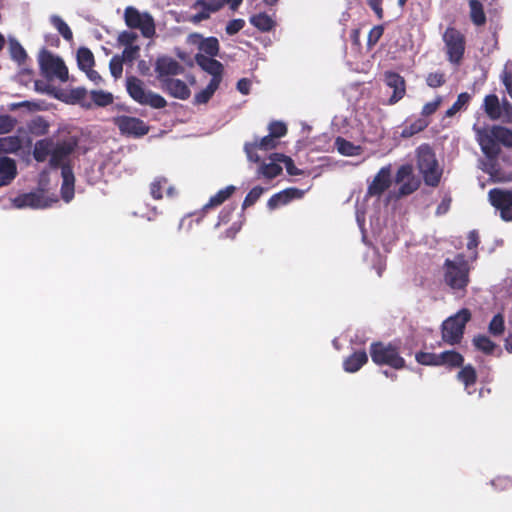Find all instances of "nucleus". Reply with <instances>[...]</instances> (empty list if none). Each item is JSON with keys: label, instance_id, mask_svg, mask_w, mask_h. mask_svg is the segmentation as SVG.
<instances>
[{"label": "nucleus", "instance_id": "f257e3e1", "mask_svg": "<svg viewBox=\"0 0 512 512\" xmlns=\"http://www.w3.org/2000/svg\"><path fill=\"white\" fill-rule=\"evenodd\" d=\"M477 141L482 152L487 156L488 162L482 163V169L488 173L493 181H499L502 178L497 174L493 159L498 155L500 146L489 128H474Z\"/></svg>", "mask_w": 512, "mask_h": 512}, {"label": "nucleus", "instance_id": "f03ea898", "mask_svg": "<svg viewBox=\"0 0 512 512\" xmlns=\"http://www.w3.org/2000/svg\"><path fill=\"white\" fill-rule=\"evenodd\" d=\"M444 281L454 291L466 288L469 282V267L462 255H457L453 260L446 259Z\"/></svg>", "mask_w": 512, "mask_h": 512}, {"label": "nucleus", "instance_id": "7ed1b4c3", "mask_svg": "<svg viewBox=\"0 0 512 512\" xmlns=\"http://www.w3.org/2000/svg\"><path fill=\"white\" fill-rule=\"evenodd\" d=\"M418 172L428 186L438 185L442 176V168L428 145H422L418 149Z\"/></svg>", "mask_w": 512, "mask_h": 512}, {"label": "nucleus", "instance_id": "20e7f679", "mask_svg": "<svg viewBox=\"0 0 512 512\" xmlns=\"http://www.w3.org/2000/svg\"><path fill=\"white\" fill-rule=\"evenodd\" d=\"M126 90L129 96L141 105H148L154 109H162L167 105L164 97L152 91H146L143 81L135 76L126 78Z\"/></svg>", "mask_w": 512, "mask_h": 512}, {"label": "nucleus", "instance_id": "39448f33", "mask_svg": "<svg viewBox=\"0 0 512 512\" xmlns=\"http://www.w3.org/2000/svg\"><path fill=\"white\" fill-rule=\"evenodd\" d=\"M370 356L377 365H387L394 369L403 368L405 365V360L400 356L399 348L391 343H372L370 345Z\"/></svg>", "mask_w": 512, "mask_h": 512}, {"label": "nucleus", "instance_id": "423d86ee", "mask_svg": "<svg viewBox=\"0 0 512 512\" xmlns=\"http://www.w3.org/2000/svg\"><path fill=\"white\" fill-rule=\"evenodd\" d=\"M471 313L468 309H461L455 315L447 318L442 324L443 340L451 345L460 342L466 323L470 320Z\"/></svg>", "mask_w": 512, "mask_h": 512}, {"label": "nucleus", "instance_id": "0eeeda50", "mask_svg": "<svg viewBox=\"0 0 512 512\" xmlns=\"http://www.w3.org/2000/svg\"><path fill=\"white\" fill-rule=\"evenodd\" d=\"M39 66L42 74L49 79L57 78L61 82H66L69 78L64 61L46 49L39 54Z\"/></svg>", "mask_w": 512, "mask_h": 512}, {"label": "nucleus", "instance_id": "6e6552de", "mask_svg": "<svg viewBox=\"0 0 512 512\" xmlns=\"http://www.w3.org/2000/svg\"><path fill=\"white\" fill-rule=\"evenodd\" d=\"M124 20L129 28L139 29L146 38L155 34L154 19L147 12L140 13L135 7L129 6L124 11Z\"/></svg>", "mask_w": 512, "mask_h": 512}, {"label": "nucleus", "instance_id": "1a4fd4ad", "mask_svg": "<svg viewBox=\"0 0 512 512\" xmlns=\"http://www.w3.org/2000/svg\"><path fill=\"white\" fill-rule=\"evenodd\" d=\"M120 133L127 137L140 138L149 133L150 127L137 117L120 115L112 119Z\"/></svg>", "mask_w": 512, "mask_h": 512}, {"label": "nucleus", "instance_id": "9d476101", "mask_svg": "<svg viewBox=\"0 0 512 512\" xmlns=\"http://www.w3.org/2000/svg\"><path fill=\"white\" fill-rule=\"evenodd\" d=\"M488 198L502 220L512 221V190L492 189L488 193Z\"/></svg>", "mask_w": 512, "mask_h": 512}, {"label": "nucleus", "instance_id": "9b49d317", "mask_svg": "<svg viewBox=\"0 0 512 512\" xmlns=\"http://www.w3.org/2000/svg\"><path fill=\"white\" fill-rule=\"evenodd\" d=\"M413 179V166L411 164H404L398 168L394 178V182L399 185V189L395 193L397 199L408 196L416 190V183Z\"/></svg>", "mask_w": 512, "mask_h": 512}, {"label": "nucleus", "instance_id": "f8f14e48", "mask_svg": "<svg viewBox=\"0 0 512 512\" xmlns=\"http://www.w3.org/2000/svg\"><path fill=\"white\" fill-rule=\"evenodd\" d=\"M77 144V140L73 137L59 141L55 145L53 144L49 160L50 166L52 168H62L65 165V160L74 152Z\"/></svg>", "mask_w": 512, "mask_h": 512}, {"label": "nucleus", "instance_id": "ddd939ff", "mask_svg": "<svg viewBox=\"0 0 512 512\" xmlns=\"http://www.w3.org/2000/svg\"><path fill=\"white\" fill-rule=\"evenodd\" d=\"M12 205L17 209H44L51 205V201L44 196L43 192H29L13 198Z\"/></svg>", "mask_w": 512, "mask_h": 512}, {"label": "nucleus", "instance_id": "4468645a", "mask_svg": "<svg viewBox=\"0 0 512 512\" xmlns=\"http://www.w3.org/2000/svg\"><path fill=\"white\" fill-rule=\"evenodd\" d=\"M444 41L450 61L454 63L459 62L464 53V40L462 34L453 28H449L444 33Z\"/></svg>", "mask_w": 512, "mask_h": 512}, {"label": "nucleus", "instance_id": "2eb2a0df", "mask_svg": "<svg viewBox=\"0 0 512 512\" xmlns=\"http://www.w3.org/2000/svg\"><path fill=\"white\" fill-rule=\"evenodd\" d=\"M392 184L391 165L380 168L372 182L368 185L367 196L380 197Z\"/></svg>", "mask_w": 512, "mask_h": 512}, {"label": "nucleus", "instance_id": "dca6fc26", "mask_svg": "<svg viewBox=\"0 0 512 512\" xmlns=\"http://www.w3.org/2000/svg\"><path fill=\"white\" fill-rule=\"evenodd\" d=\"M227 3V0H197L192 8H200V11L192 15L189 21L198 24L210 18L212 13L219 11Z\"/></svg>", "mask_w": 512, "mask_h": 512}, {"label": "nucleus", "instance_id": "f3484780", "mask_svg": "<svg viewBox=\"0 0 512 512\" xmlns=\"http://www.w3.org/2000/svg\"><path fill=\"white\" fill-rule=\"evenodd\" d=\"M278 140H276L270 134L264 136L260 140L255 139L253 142H247L244 145V151L247 158L255 163L260 162L261 157L258 155V150L269 151L276 148Z\"/></svg>", "mask_w": 512, "mask_h": 512}, {"label": "nucleus", "instance_id": "a211bd4d", "mask_svg": "<svg viewBox=\"0 0 512 512\" xmlns=\"http://www.w3.org/2000/svg\"><path fill=\"white\" fill-rule=\"evenodd\" d=\"M384 82L388 92H391V96L388 100L389 104H395L404 97L406 87L402 76L395 72H386Z\"/></svg>", "mask_w": 512, "mask_h": 512}, {"label": "nucleus", "instance_id": "6ab92c4d", "mask_svg": "<svg viewBox=\"0 0 512 512\" xmlns=\"http://www.w3.org/2000/svg\"><path fill=\"white\" fill-rule=\"evenodd\" d=\"M162 86L172 97L186 100L190 97V89L187 84L175 78H166L162 80Z\"/></svg>", "mask_w": 512, "mask_h": 512}, {"label": "nucleus", "instance_id": "aec40b11", "mask_svg": "<svg viewBox=\"0 0 512 512\" xmlns=\"http://www.w3.org/2000/svg\"><path fill=\"white\" fill-rule=\"evenodd\" d=\"M301 196L302 191L298 188H287L272 195L267 202V207L270 210H274L280 206L288 204L293 199L300 198Z\"/></svg>", "mask_w": 512, "mask_h": 512}, {"label": "nucleus", "instance_id": "412c9836", "mask_svg": "<svg viewBox=\"0 0 512 512\" xmlns=\"http://www.w3.org/2000/svg\"><path fill=\"white\" fill-rule=\"evenodd\" d=\"M181 64L171 57H160L156 61L155 71L161 79L163 76H174L183 72Z\"/></svg>", "mask_w": 512, "mask_h": 512}, {"label": "nucleus", "instance_id": "4be33fe9", "mask_svg": "<svg viewBox=\"0 0 512 512\" xmlns=\"http://www.w3.org/2000/svg\"><path fill=\"white\" fill-rule=\"evenodd\" d=\"M17 176V166L14 159L0 157V187L9 185Z\"/></svg>", "mask_w": 512, "mask_h": 512}, {"label": "nucleus", "instance_id": "5701e85b", "mask_svg": "<svg viewBox=\"0 0 512 512\" xmlns=\"http://www.w3.org/2000/svg\"><path fill=\"white\" fill-rule=\"evenodd\" d=\"M61 176L63 179L61 186V195L65 202H69L74 197V173L70 165L62 166Z\"/></svg>", "mask_w": 512, "mask_h": 512}, {"label": "nucleus", "instance_id": "b1692460", "mask_svg": "<svg viewBox=\"0 0 512 512\" xmlns=\"http://www.w3.org/2000/svg\"><path fill=\"white\" fill-rule=\"evenodd\" d=\"M195 61L202 70L209 73L211 76L223 74L224 67L222 63L214 59V57L198 53L195 55Z\"/></svg>", "mask_w": 512, "mask_h": 512}, {"label": "nucleus", "instance_id": "393cba45", "mask_svg": "<svg viewBox=\"0 0 512 512\" xmlns=\"http://www.w3.org/2000/svg\"><path fill=\"white\" fill-rule=\"evenodd\" d=\"M368 361L367 353L364 350L355 351L343 362V368L348 373H355Z\"/></svg>", "mask_w": 512, "mask_h": 512}, {"label": "nucleus", "instance_id": "a878e982", "mask_svg": "<svg viewBox=\"0 0 512 512\" xmlns=\"http://www.w3.org/2000/svg\"><path fill=\"white\" fill-rule=\"evenodd\" d=\"M236 191V187L233 185L226 186L219 190L215 195L211 196L209 201L203 206V210L207 211L211 208H216L222 205L227 199H229Z\"/></svg>", "mask_w": 512, "mask_h": 512}, {"label": "nucleus", "instance_id": "bb28decb", "mask_svg": "<svg viewBox=\"0 0 512 512\" xmlns=\"http://www.w3.org/2000/svg\"><path fill=\"white\" fill-rule=\"evenodd\" d=\"M484 110L492 120L502 118V107L499 98L495 94L487 95L484 99Z\"/></svg>", "mask_w": 512, "mask_h": 512}, {"label": "nucleus", "instance_id": "cd10ccee", "mask_svg": "<svg viewBox=\"0 0 512 512\" xmlns=\"http://www.w3.org/2000/svg\"><path fill=\"white\" fill-rule=\"evenodd\" d=\"M53 141L50 138L38 140L33 149V157L37 162H44L52 152Z\"/></svg>", "mask_w": 512, "mask_h": 512}, {"label": "nucleus", "instance_id": "c85d7f7f", "mask_svg": "<svg viewBox=\"0 0 512 512\" xmlns=\"http://www.w3.org/2000/svg\"><path fill=\"white\" fill-rule=\"evenodd\" d=\"M87 96V90L84 87H76L70 90L67 95L62 94L61 101L68 104H80L82 107L90 108L91 104H85L84 100Z\"/></svg>", "mask_w": 512, "mask_h": 512}, {"label": "nucleus", "instance_id": "c756f323", "mask_svg": "<svg viewBox=\"0 0 512 512\" xmlns=\"http://www.w3.org/2000/svg\"><path fill=\"white\" fill-rule=\"evenodd\" d=\"M22 148V139L17 135L0 137V154L16 153Z\"/></svg>", "mask_w": 512, "mask_h": 512}, {"label": "nucleus", "instance_id": "7c9ffc66", "mask_svg": "<svg viewBox=\"0 0 512 512\" xmlns=\"http://www.w3.org/2000/svg\"><path fill=\"white\" fill-rule=\"evenodd\" d=\"M335 147L337 148V151L344 156H358L362 152L361 146L354 145L352 142L342 137L336 138Z\"/></svg>", "mask_w": 512, "mask_h": 512}, {"label": "nucleus", "instance_id": "2f4dec72", "mask_svg": "<svg viewBox=\"0 0 512 512\" xmlns=\"http://www.w3.org/2000/svg\"><path fill=\"white\" fill-rule=\"evenodd\" d=\"M250 23L262 32H269L275 26V21L264 12L251 16Z\"/></svg>", "mask_w": 512, "mask_h": 512}, {"label": "nucleus", "instance_id": "473e14b6", "mask_svg": "<svg viewBox=\"0 0 512 512\" xmlns=\"http://www.w3.org/2000/svg\"><path fill=\"white\" fill-rule=\"evenodd\" d=\"M278 161H272L271 163H262L257 171V177H264L267 179H273L282 173V167L277 163Z\"/></svg>", "mask_w": 512, "mask_h": 512}, {"label": "nucleus", "instance_id": "72a5a7b5", "mask_svg": "<svg viewBox=\"0 0 512 512\" xmlns=\"http://www.w3.org/2000/svg\"><path fill=\"white\" fill-rule=\"evenodd\" d=\"M77 63L80 70L93 68L95 59L92 51L89 48L81 47L77 51Z\"/></svg>", "mask_w": 512, "mask_h": 512}, {"label": "nucleus", "instance_id": "f704fd0d", "mask_svg": "<svg viewBox=\"0 0 512 512\" xmlns=\"http://www.w3.org/2000/svg\"><path fill=\"white\" fill-rule=\"evenodd\" d=\"M476 377V371L471 365L463 367L458 373V379L464 384L465 390L469 395L472 394L470 386L474 385Z\"/></svg>", "mask_w": 512, "mask_h": 512}, {"label": "nucleus", "instance_id": "c9c22d12", "mask_svg": "<svg viewBox=\"0 0 512 512\" xmlns=\"http://www.w3.org/2000/svg\"><path fill=\"white\" fill-rule=\"evenodd\" d=\"M9 53H10L11 58L15 62H17L19 65L24 64L28 57L25 49L16 39H10Z\"/></svg>", "mask_w": 512, "mask_h": 512}, {"label": "nucleus", "instance_id": "e433bc0d", "mask_svg": "<svg viewBox=\"0 0 512 512\" xmlns=\"http://www.w3.org/2000/svg\"><path fill=\"white\" fill-rule=\"evenodd\" d=\"M272 160L283 163L286 168L287 173L291 176H298V175H302V173H303L300 169H298L295 166L293 159L285 154L274 153L272 155Z\"/></svg>", "mask_w": 512, "mask_h": 512}, {"label": "nucleus", "instance_id": "4c0bfd02", "mask_svg": "<svg viewBox=\"0 0 512 512\" xmlns=\"http://www.w3.org/2000/svg\"><path fill=\"white\" fill-rule=\"evenodd\" d=\"M90 96L93 103L98 107H106L114 101L113 94L103 90H92Z\"/></svg>", "mask_w": 512, "mask_h": 512}, {"label": "nucleus", "instance_id": "58836bf2", "mask_svg": "<svg viewBox=\"0 0 512 512\" xmlns=\"http://www.w3.org/2000/svg\"><path fill=\"white\" fill-rule=\"evenodd\" d=\"M50 22L54 26V28L62 35V37L70 41L73 38V33L68 26V24L58 15H52L50 17Z\"/></svg>", "mask_w": 512, "mask_h": 512}, {"label": "nucleus", "instance_id": "ea45409f", "mask_svg": "<svg viewBox=\"0 0 512 512\" xmlns=\"http://www.w3.org/2000/svg\"><path fill=\"white\" fill-rule=\"evenodd\" d=\"M463 357L455 351H445L440 353V365L447 367H458L462 365Z\"/></svg>", "mask_w": 512, "mask_h": 512}, {"label": "nucleus", "instance_id": "a19ab883", "mask_svg": "<svg viewBox=\"0 0 512 512\" xmlns=\"http://www.w3.org/2000/svg\"><path fill=\"white\" fill-rule=\"evenodd\" d=\"M496 137L498 144H503L505 146H512V131L502 127V126H493L489 128Z\"/></svg>", "mask_w": 512, "mask_h": 512}, {"label": "nucleus", "instance_id": "79ce46f5", "mask_svg": "<svg viewBox=\"0 0 512 512\" xmlns=\"http://www.w3.org/2000/svg\"><path fill=\"white\" fill-rule=\"evenodd\" d=\"M199 49L203 51L206 56L215 57L219 54V41L216 37H208L201 41Z\"/></svg>", "mask_w": 512, "mask_h": 512}, {"label": "nucleus", "instance_id": "37998d69", "mask_svg": "<svg viewBox=\"0 0 512 512\" xmlns=\"http://www.w3.org/2000/svg\"><path fill=\"white\" fill-rule=\"evenodd\" d=\"M470 6V16L474 24L482 25L486 21V17L483 11L482 4L477 0H471L469 3Z\"/></svg>", "mask_w": 512, "mask_h": 512}, {"label": "nucleus", "instance_id": "c03bdc74", "mask_svg": "<svg viewBox=\"0 0 512 512\" xmlns=\"http://www.w3.org/2000/svg\"><path fill=\"white\" fill-rule=\"evenodd\" d=\"M28 128L32 134L41 136L48 133L49 124L43 117H37L29 123Z\"/></svg>", "mask_w": 512, "mask_h": 512}, {"label": "nucleus", "instance_id": "a18cd8bd", "mask_svg": "<svg viewBox=\"0 0 512 512\" xmlns=\"http://www.w3.org/2000/svg\"><path fill=\"white\" fill-rule=\"evenodd\" d=\"M34 90L38 93L47 94L56 99H62V93H60L58 89L41 80L34 81Z\"/></svg>", "mask_w": 512, "mask_h": 512}, {"label": "nucleus", "instance_id": "49530a36", "mask_svg": "<svg viewBox=\"0 0 512 512\" xmlns=\"http://www.w3.org/2000/svg\"><path fill=\"white\" fill-rule=\"evenodd\" d=\"M168 180L165 177H157L150 184V194L155 200L163 198V188L167 184Z\"/></svg>", "mask_w": 512, "mask_h": 512}, {"label": "nucleus", "instance_id": "de8ad7c7", "mask_svg": "<svg viewBox=\"0 0 512 512\" xmlns=\"http://www.w3.org/2000/svg\"><path fill=\"white\" fill-rule=\"evenodd\" d=\"M473 343L478 350L486 354L492 353L495 348V344L484 335L474 337Z\"/></svg>", "mask_w": 512, "mask_h": 512}, {"label": "nucleus", "instance_id": "09e8293b", "mask_svg": "<svg viewBox=\"0 0 512 512\" xmlns=\"http://www.w3.org/2000/svg\"><path fill=\"white\" fill-rule=\"evenodd\" d=\"M470 95L468 93H461L456 102L446 111V117H452L461 109H463L469 102Z\"/></svg>", "mask_w": 512, "mask_h": 512}, {"label": "nucleus", "instance_id": "8fccbe9b", "mask_svg": "<svg viewBox=\"0 0 512 512\" xmlns=\"http://www.w3.org/2000/svg\"><path fill=\"white\" fill-rule=\"evenodd\" d=\"M263 192H264V188H262L261 186L253 187L248 192L246 197L244 198V201L242 203V209H246V208L254 205L258 201V199L261 197Z\"/></svg>", "mask_w": 512, "mask_h": 512}, {"label": "nucleus", "instance_id": "3c124183", "mask_svg": "<svg viewBox=\"0 0 512 512\" xmlns=\"http://www.w3.org/2000/svg\"><path fill=\"white\" fill-rule=\"evenodd\" d=\"M489 332L494 336H500L505 329L504 318L501 314H496L489 323Z\"/></svg>", "mask_w": 512, "mask_h": 512}, {"label": "nucleus", "instance_id": "603ef678", "mask_svg": "<svg viewBox=\"0 0 512 512\" xmlns=\"http://www.w3.org/2000/svg\"><path fill=\"white\" fill-rule=\"evenodd\" d=\"M269 134L276 140L287 134V126L281 121H272L268 126Z\"/></svg>", "mask_w": 512, "mask_h": 512}, {"label": "nucleus", "instance_id": "864d4df0", "mask_svg": "<svg viewBox=\"0 0 512 512\" xmlns=\"http://www.w3.org/2000/svg\"><path fill=\"white\" fill-rule=\"evenodd\" d=\"M123 62H124V58H121V56H119V55H114L109 62V69H110L111 75L116 79L121 77V75H122Z\"/></svg>", "mask_w": 512, "mask_h": 512}, {"label": "nucleus", "instance_id": "5fc2aeb1", "mask_svg": "<svg viewBox=\"0 0 512 512\" xmlns=\"http://www.w3.org/2000/svg\"><path fill=\"white\" fill-rule=\"evenodd\" d=\"M443 101L442 96H436L433 100L427 102L421 111V115L426 118L432 114H434L437 109L440 107L441 103Z\"/></svg>", "mask_w": 512, "mask_h": 512}, {"label": "nucleus", "instance_id": "6e6d98bb", "mask_svg": "<svg viewBox=\"0 0 512 512\" xmlns=\"http://www.w3.org/2000/svg\"><path fill=\"white\" fill-rule=\"evenodd\" d=\"M17 124V120L11 115H0V134L11 132Z\"/></svg>", "mask_w": 512, "mask_h": 512}, {"label": "nucleus", "instance_id": "4d7b16f0", "mask_svg": "<svg viewBox=\"0 0 512 512\" xmlns=\"http://www.w3.org/2000/svg\"><path fill=\"white\" fill-rule=\"evenodd\" d=\"M418 363L424 364V365H434L439 366L440 365V353H418Z\"/></svg>", "mask_w": 512, "mask_h": 512}, {"label": "nucleus", "instance_id": "13d9d810", "mask_svg": "<svg viewBox=\"0 0 512 512\" xmlns=\"http://www.w3.org/2000/svg\"><path fill=\"white\" fill-rule=\"evenodd\" d=\"M16 81L23 86H28L33 81V71L30 69H21L16 76Z\"/></svg>", "mask_w": 512, "mask_h": 512}, {"label": "nucleus", "instance_id": "bf43d9fd", "mask_svg": "<svg viewBox=\"0 0 512 512\" xmlns=\"http://www.w3.org/2000/svg\"><path fill=\"white\" fill-rule=\"evenodd\" d=\"M244 26H245V21L243 19H240V18L233 19L228 22V24L226 26V33L228 35H235L240 30H242Z\"/></svg>", "mask_w": 512, "mask_h": 512}, {"label": "nucleus", "instance_id": "052dcab7", "mask_svg": "<svg viewBox=\"0 0 512 512\" xmlns=\"http://www.w3.org/2000/svg\"><path fill=\"white\" fill-rule=\"evenodd\" d=\"M383 31L384 30H383L382 26L373 27L368 34V40H367L368 45L369 46L375 45L379 41V39L382 37Z\"/></svg>", "mask_w": 512, "mask_h": 512}, {"label": "nucleus", "instance_id": "680f3d73", "mask_svg": "<svg viewBox=\"0 0 512 512\" xmlns=\"http://www.w3.org/2000/svg\"><path fill=\"white\" fill-rule=\"evenodd\" d=\"M235 207H225L218 216V222L216 224V227L220 226L221 224H227L230 219L231 215L234 212Z\"/></svg>", "mask_w": 512, "mask_h": 512}, {"label": "nucleus", "instance_id": "e2e57ef3", "mask_svg": "<svg viewBox=\"0 0 512 512\" xmlns=\"http://www.w3.org/2000/svg\"><path fill=\"white\" fill-rule=\"evenodd\" d=\"M426 82L430 87H439L444 82L443 75L440 73H431L427 76Z\"/></svg>", "mask_w": 512, "mask_h": 512}, {"label": "nucleus", "instance_id": "0e129e2a", "mask_svg": "<svg viewBox=\"0 0 512 512\" xmlns=\"http://www.w3.org/2000/svg\"><path fill=\"white\" fill-rule=\"evenodd\" d=\"M382 1L383 0H367V4L374 11L378 19H382L384 14L382 8Z\"/></svg>", "mask_w": 512, "mask_h": 512}, {"label": "nucleus", "instance_id": "69168bd1", "mask_svg": "<svg viewBox=\"0 0 512 512\" xmlns=\"http://www.w3.org/2000/svg\"><path fill=\"white\" fill-rule=\"evenodd\" d=\"M212 96L213 94H211V92L204 88L195 95L194 102L196 104H205L212 98Z\"/></svg>", "mask_w": 512, "mask_h": 512}, {"label": "nucleus", "instance_id": "338daca9", "mask_svg": "<svg viewBox=\"0 0 512 512\" xmlns=\"http://www.w3.org/2000/svg\"><path fill=\"white\" fill-rule=\"evenodd\" d=\"M139 51L138 46H129L126 47L123 51V55L121 58H124V61H133L136 58V55Z\"/></svg>", "mask_w": 512, "mask_h": 512}, {"label": "nucleus", "instance_id": "774afa93", "mask_svg": "<svg viewBox=\"0 0 512 512\" xmlns=\"http://www.w3.org/2000/svg\"><path fill=\"white\" fill-rule=\"evenodd\" d=\"M137 35L130 31H124L119 36V41L127 46H131V44L136 40Z\"/></svg>", "mask_w": 512, "mask_h": 512}]
</instances>
